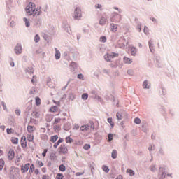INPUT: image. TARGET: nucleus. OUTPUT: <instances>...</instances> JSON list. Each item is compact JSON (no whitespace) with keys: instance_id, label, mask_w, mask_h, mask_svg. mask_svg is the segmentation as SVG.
Segmentation results:
<instances>
[{"instance_id":"33","label":"nucleus","mask_w":179,"mask_h":179,"mask_svg":"<svg viewBox=\"0 0 179 179\" xmlns=\"http://www.w3.org/2000/svg\"><path fill=\"white\" fill-rule=\"evenodd\" d=\"M127 173H129L130 176H134V171L132 169H128L127 170Z\"/></svg>"},{"instance_id":"23","label":"nucleus","mask_w":179,"mask_h":179,"mask_svg":"<svg viewBox=\"0 0 179 179\" xmlns=\"http://www.w3.org/2000/svg\"><path fill=\"white\" fill-rule=\"evenodd\" d=\"M58 110V108L57 106H52V108H50L49 111L52 113H55V112H57Z\"/></svg>"},{"instance_id":"24","label":"nucleus","mask_w":179,"mask_h":179,"mask_svg":"<svg viewBox=\"0 0 179 179\" xmlns=\"http://www.w3.org/2000/svg\"><path fill=\"white\" fill-rule=\"evenodd\" d=\"M112 157L113 159L117 157V151L115 149H114L112 152Z\"/></svg>"},{"instance_id":"6","label":"nucleus","mask_w":179,"mask_h":179,"mask_svg":"<svg viewBox=\"0 0 179 179\" xmlns=\"http://www.w3.org/2000/svg\"><path fill=\"white\" fill-rule=\"evenodd\" d=\"M29 168H30V164H22V166H21V173H27Z\"/></svg>"},{"instance_id":"53","label":"nucleus","mask_w":179,"mask_h":179,"mask_svg":"<svg viewBox=\"0 0 179 179\" xmlns=\"http://www.w3.org/2000/svg\"><path fill=\"white\" fill-rule=\"evenodd\" d=\"M80 129V126L78 125V124H76L74 125L73 129Z\"/></svg>"},{"instance_id":"11","label":"nucleus","mask_w":179,"mask_h":179,"mask_svg":"<svg viewBox=\"0 0 179 179\" xmlns=\"http://www.w3.org/2000/svg\"><path fill=\"white\" fill-rule=\"evenodd\" d=\"M36 131V127L34 126L28 125L27 126V131L29 134H34Z\"/></svg>"},{"instance_id":"63","label":"nucleus","mask_w":179,"mask_h":179,"mask_svg":"<svg viewBox=\"0 0 179 179\" xmlns=\"http://www.w3.org/2000/svg\"><path fill=\"white\" fill-rule=\"evenodd\" d=\"M152 148H153V146L151 145V146L149 147L148 150H149L150 151H152Z\"/></svg>"},{"instance_id":"2","label":"nucleus","mask_w":179,"mask_h":179,"mask_svg":"<svg viewBox=\"0 0 179 179\" xmlns=\"http://www.w3.org/2000/svg\"><path fill=\"white\" fill-rule=\"evenodd\" d=\"M121 20L122 16L121 15L117 14V13H114L110 18L111 22L114 23H120V22H121Z\"/></svg>"},{"instance_id":"18","label":"nucleus","mask_w":179,"mask_h":179,"mask_svg":"<svg viewBox=\"0 0 179 179\" xmlns=\"http://www.w3.org/2000/svg\"><path fill=\"white\" fill-rule=\"evenodd\" d=\"M58 138H59L58 135L52 136L50 138V142L55 143V142H57Z\"/></svg>"},{"instance_id":"7","label":"nucleus","mask_w":179,"mask_h":179,"mask_svg":"<svg viewBox=\"0 0 179 179\" xmlns=\"http://www.w3.org/2000/svg\"><path fill=\"white\" fill-rule=\"evenodd\" d=\"M20 143L22 148H26L27 147L26 136H22V137H21Z\"/></svg>"},{"instance_id":"20","label":"nucleus","mask_w":179,"mask_h":179,"mask_svg":"<svg viewBox=\"0 0 179 179\" xmlns=\"http://www.w3.org/2000/svg\"><path fill=\"white\" fill-rule=\"evenodd\" d=\"M143 87L144 89H150V85H149V83L147 80L143 83Z\"/></svg>"},{"instance_id":"55","label":"nucleus","mask_w":179,"mask_h":179,"mask_svg":"<svg viewBox=\"0 0 179 179\" xmlns=\"http://www.w3.org/2000/svg\"><path fill=\"white\" fill-rule=\"evenodd\" d=\"M150 170H151L152 171H155V170H156V166H150Z\"/></svg>"},{"instance_id":"17","label":"nucleus","mask_w":179,"mask_h":179,"mask_svg":"<svg viewBox=\"0 0 179 179\" xmlns=\"http://www.w3.org/2000/svg\"><path fill=\"white\" fill-rule=\"evenodd\" d=\"M55 58L57 59H60V57H61L60 51L58 50V49H57V48H55Z\"/></svg>"},{"instance_id":"15","label":"nucleus","mask_w":179,"mask_h":179,"mask_svg":"<svg viewBox=\"0 0 179 179\" xmlns=\"http://www.w3.org/2000/svg\"><path fill=\"white\" fill-rule=\"evenodd\" d=\"M28 142H34V134L29 133L27 136Z\"/></svg>"},{"instance_id":"32","label":"nucleus","mask_w":179,"mask_h":179,"mask_svg":"<svg viewBox=\"0 0 179 179\" xmlns=\"http://www.w3.org/2000/svg\"><path fill=\"white\" fill-rule=\"evenodd\" d=\"M4 164H5L4 160L0 159V170L3 169V168L4 167Z\"/></svg>"},{"instance_id":"57","label":"nucleus","mask_w":179,"mask_h":179,"mask_svg":"<svg viewBox=\"0 0 179 179\" xmlns=\"http://www.w3.org/2000/svg\"><path fill=\"white\" fill-rule=\"evenodd\" d=\"M34 173H35V175H38L40 173V171L38 169H35Z\"/></svg>"},{"instance_id":"35","label":"nucleus","mask_w":179,"mask_h":179,"mask_svg":"<svg viewBox=\"0 0 179 179\" xmlns=\"http://www.w3.org/2000/svg\"><path fill=\"white\" fill-rule=\"evenodd\" d=\"M59 169L61 171H65V170L66 169V166H64V164H60Z\"/></svg>"},{"instance_id":"49","label":"nucleus","mask_w":179,"mask_h":179,"mask_svg":"<svg viewBox=\"0 0 179 179\" xmlns=\"http://www.w3.org/2000/svg\"><path fill=\"white\" fill-rule=\"evenodd\" d=\"M47 152H48V149H44V150L42 153L43 157H45Z\"/></svg>"},{"instance_id":"61","label":"nucleus","mask_w":179,"mask_h":179,"mask_svg":"<svg viewBox=\"0 0 179 179\" xmlns=\"http://www.w3.org/2000/svg\"><path fill=\"white\" fill-rule=\"evenodd\" d=\"M46 171H47V168H45V167L42 168L43 173H46Z\"/></svg>"},{"instance_id":"29","label":"nucleus","mask_w":179,"mask_h":179,"mask_svg":"<svg viewBox=\"0 0 179 179\" xmlns=\"http://www.w3.org/2000/svg\"><path fill=\"white\" fill-rule=\"evenodd\" d=\"M24 22H25V25L27 27H29L30 26V22L29 20H27V18L24 17Z\"/></svg>"},{"instance_id":"39","label":"nucleus","mask_w":179,"mask_h":179,"mask_svg":"<svg viewBox=\"0 0 179 179\" xmlns=\"http://www.w3.org/2000/svg\"><path fill=\"white\" fill-rule=\"evenodd\" d=\"M40 39H41L40 36H38V35H36V36H35V37H34V41H35L36 43H38V41H40Z\"/></svg>"},{"instance_id":"13","label":"nucleus","mask_w":179,"mask_h":179,"mask_svg":"<svg viewBox=\"0 0 179 179\" xmlns=\"http://www.w3.org/2000/svg\"><path fill=\"white\" fill-rule=\"evenodd\" d=\"M108 22L106 17H101L99 21L100 25H106V24Z\"/></svg>"},{"instance_id":"10","label":"nucleus","mask_w":179,"mask_h":179,"mask_svg":"<svg viewBox=\"0 0 179 179\" xmlns=\"http://www.w3.org/2000/svg\"><path fill=\"white\" fill-rule=\"evenodd\" d=\"M15 51L16 54H22V45L17 43L16 47L15 48Z\"/></svg>"},{"instance_id":"12","label":"nucleus","mask_w":179,"mask_h":179,"mask_svg":"<svg viewBox=\"0 0 179 179\" xmlns=\"http://www.w3.org/2000/svg\"><path fill=\"white\" fill-rule=\"evenodd\" d=\"M110 30L113 33H116V31L118 30L117 24H110Z\"/></svg>"},{"instance_id":"9","label":"nucleus","mask_w":179,"mask_h":179,"mask_svg":"<svg viewBox=\"0 0 179 179\" xmlns=\"http://www.w3.org/2000/svg\"><path fill=\"white\" fill-rule=\"evenodd\" d=\"M129 50L131 52V56H136V53L138 52L136 48L134 47V45H131V47H129Z\"/></svg>"},{"instance_id":"21","label":"nucleus","mask_w":179,"mask_h":179,"mask_svg":"<svg viewBox=\"0 0 179 179\" xmlns=\"http://www.w3.org/2000/svg\"><path fill=\"white\" fill-rule=\"evenodd\" d=\"M159 170H161V171L162 172L159 178H161V179L165 178V177H166L165 169L164 168H159Z\"/></svg>"},{"instance_id":"64","label":"nucleus","mask_w":179,"mask_h":179,"mask_svg":"<svg viewBox=\"0 0 179 179\" xmlns=\"http://www.w3.org/2000/svg\"><path fill=\"white\" fill-rule=\"evenodd\" d=\"M1 129H2V130L4 131V129H6V126L4 125L1 126Z\"/></svg>"},{"instance_id":"30","label":"nucleus","mask_w":179,"mask_h":179,"mask_svg":"<svg viewBox=\"0 0 179 179\" xmlns=\"http://www.w3.org/2000/svg\"><path fill=\"white\" fill-rule=\"evenodd\" d=\"M61 121H62V118H59V117L55 118L54 124L57 125V124L59 123Z\"/></svg>"},{"instance_id":"47","label":"nucleus","mask_w":179,"mask_h":179,"mask_svg":"<svg viewBox=\"0 0 179 179\" xmlns=\"http://www.w3.org/2000/svg\"><path fill=\"white\" fill-rule=\"evenodd\" d=\"M90 127H91L92 129L94 130L95 125L94 123H93V122H91V123H90Z\"/></svg>"},{"instance_id":"52","label":"nucleus","mask_w":179,"mask_h":179,"mask_svg":"<svg viewBox=\"0 0 179 179\" xmlns=\"http://www.w3.org/2000/svg\"><path fill=\"white\" fill-rule=\"evenodd\" d=\"M144 33H145V34H148L149 33V29H148V27H145V28H144Z\"/></svg>"},{"instance_id":"26","label":"nucleus","mask_w":179,"mask_h":179,"mask_svg":"<svg viewBox=\"0 0 179 179\" xmlns=\"http://www.w3.org/2000/svg\"><path fill=\"white\" fill-rule=\"evenodd\" d=\"M149 48L150 49V51L152 52H154V49H153V43H152V40H150V41H149Z\"/></svg>"},{"instance_id":"19","label":"nucleus","mask_w":179,"mask_h":179,"mask_svg":"<svg viewBox=\"0 0 179 179\" xmlns=\"http://www.w3.org/2000/svg\"><path fill=\"white\" fill-rule=\"evenodd\" d=\"M62 142H64V139L59 138V141H57V143H55V144H54V146H53L54 148H57L59 145L61 144Z\"/></svg>"},{"instance_id":"27","label":"nucleus","mask_w":179,"mask_h":179,"mask_svg":"<svg viewBox=\"0 0 179 179\" xmlns=\"http://www.w3.org/2000/svg\"><path fill=\"white\" fill-rule=\"evenodd\" d=\"M41 101L40 97H36V105L37 106H41Z\"/></svg>"},{"instance_id":"8","label":"nucleus","mask_w":179,"mask_h":179,"mask_svg":"<svg viewBox=\"0 0 179 179\" xmlns=\"http://www.w3.org/2000/svg\"><path fill=\"white\" fill-rule=\"evenodd\" d=\"M8 157L9 160H13L15 157V152L13 149H10L8 152Z\"/></svg>"},{"instance_id":"3","label":"nucleus","mask_w":179,"mask_h":179,"mask_svg":"<svg viewBox=\"0 0 179 179\" xmlns=\"http://www.w3.org/2000/svg\"><path fill=\"white\" fill-rule=\"evenodd\" d=\"M57 151L59 155H62V154L65 155V154H68L69 149L66 145L63 144V145H60V146L57 149Z\"/></svg>"},{"instance_id":"42","label":"nucleus","mask_w":179,"mask_h":179,"mask_svg":"<svg viewBox=\"0 0 179 179\" xmlns=\"http://www.w3.org/2000/svg\"><path fill=\"white\" fill-rule=\"evenodd\" d=\"M90 144H85L84 146H83V149L84 150H90Z\"/></svg>"},{"instance_id":"1","label":"nucleus","mask_w":179,"mask_h":179,"mask_svg":"<svg viewBox=\"0 0 179 179\" xmlns=\"http://www.w3.org/2000/svg\"><path fill=\"white\" fill-rule=\"evenodd\" d=\"M25 11L27 14L31 15H40L41 11H39L38 9H36V4L34 3H32V1H30L29 4L25 8Z\"/></svg>"},{"instance_id":"44","label":"nucleus","mask_w":179,"mask_h":179,"mask_svg":"<svg viewBox=\"0 0 179 179\" xmlns=\"http://www.w3.org/2000/svg\"><path fill=\"white\" fill-rule=\"evenodd\" d=\"M108 139H109V142H111V141H113V134H109V135L108 136Z\"/></svg>"},{"instance_id":"4","label":"nucleus","mask_w":179,"mask_h":179,"mask_svg":"<svg viewBox=\"0 0 179 179\" xmlns=\"http://www.w3.org/2000/svg\"><path fill=\"white\" fill-rule=\"evenodd\" d=\"M119 56V53H116V52H112L110 55V53H106L104 56V59L105 60H106V62H111V59L113 58H115L116 57Z\"/></svg>"},{"instance_id":"51","label":"nucleus","mask_w":179,"mask_h":179,"mask_svg":"<svg viewBox=\"0 0 179 179\" xmlns=\"http://www.w3.org/2000/svg\"><path fill=\"white\" fill-rule=\"evenodd\" d=\"M83 78H84L83 74L80 73V74L78 75V79L83 80Z\"/></svg>"},{"instance_id":"62","label":"nucleus","mask_w":179,"mask_h":179,"mask_svg":"<svg viewBox=\"0 0 179 179\" xmlns=\"http://www.w3.org/2000/svg\"><path fill=\"white\" fill-rule=\"evenodd\" d=\"M116 179H122V176L119 175Z\"/></svg>"},{"instance_id":"41","label":"nucleus","mask_w":179,"mask_h":179,"mask_svg":"<svg viewBox=\"0 0 179 179\" xmlns=\"http://www.w3.org/2000/svg\"><path fill=\"white\" fill-rule=\"evenodd\" d=\"M63 178H64V175H62V173H57V179H63Z\"/></svg>"},{"instance_id":"25","label":"nucleus","mask_w":179,"mask_h":179,"mask_svg":"<svg viewBox=\"0 0 179 179\" xmlns=\"http://www.w3.org/2000/svg\"><path fill=\"white\" fill-rule=\"evenodd\" d=\"M102 169L103 170V171H105V173H109V171H110L108 166H106V165H103L102 166Z\"/></svg>"},{"instance_id":"43","label":"nucleus","mask_w":179,"mask_h":179,"mask_svg":"<svg viewBox=\"0 0 179 179\" xmlns=\"http://www.w3.org/2000/svg\"><path fill=\"white\" fill-rule=\"evenodd\" d=\"M62 129L60 125H55L54 126V129H56L57 131H60V129Z\"/></svg>"},{"instance_id":"14","label":"nucleus","mask_w":179,"mask_h":179,"mask_svg":"<svg viewBox=\"0 0 179 179\" xmlns=\"http://www.w3.org/2000/svg\"><path fill=\"white\" fill-rule=\"evenodd\" d=\"M123 62H124V64H132L133 59L131 58H128V57H124Z\"/></svg>"},{"instance_id":"40","label":"nucleus","mask_w":179,"mask_h":179,"mask_svg":"<svg viewBox=\"0 0 179 179\" xmlns=\"http://www.w3.org/2000/svg\"><path fill=\"white\" fill-rule=\"evenodd\" d=\"M82 99H83V100H87V99H88L87 93H83V94H82Z\"/></svg>"},{"instance_id":"37","label":"nucleus","mask_w":179,"mask_h":179,"mask_svg":"<svg viewBox=\"0 0 179 179\" xmlns=\"http://www.w3.org/2000/svg\"><path fill=\"white\" fill-rule=\"evenodd\" d=\"M6 132H7V134H13L14 132V131H13V128H7Z\"/></svg>"},{"instance_id":"48","label":"nucleus","mask_w":179,"mask_h":179,"mask_svg":"<svg viewBox=\"0 0 179 179\" xmlns=\"http://www.w3.org/2000/svg\"><path fill=\"white\" fill-rule=\"evenodd\" d=\"M100 41H102L103 43H106V37L102 36L100 38Z\"/></svg>"},{"instance_id":"5","label":"nucleus","mask_w":179,"mask_h":179,"mask_svg":"<svg viewBox=\"0 0 179 179\" xmlns=\"http://www.w3.org/2000/svg\"><path fill=\"white\" fill-rule=\"evenodd\" d=\"M73 17L75 20H80L82 17V11L79 7H76L74 11Z\"/></svg>"},{"instance_id":"60","label":"nucleus","mask_w":179,"mask_h":179,"mask_svg":"<svg viewBox=\"0 0 179 179\" xmlns=\"http://www.w3.org/2000/svg\"><path fill=\"white\" fill-rule=\"evenodd\" d=\"M95 7H96V8H99L100 9V8H101L102 6H101V4H97V5L95 6Z\"/></svg>"},{"instance_id":"50","label":"nucleus","mask_w":179,"mask_h":179,"mask_svg":"<svg viewBox=\"0 0 179 179\" xmlns=\"http://www.w3.org/2000/svg\"><path fill=\"white\" fill-rule=\"evenodd\" d=\"M42 179H50V177L48 175H43Z\"/></svg>"},{"instance_id":"31","label":"nucleus","mask_w":179,"mask_h":179,"mask_svg":"<svg viewBox=\"0 0 179 179\" xmlns=\"http://www.w3.org/2000/svg\"><path fill=\"white\" fill-rule=\"evenodd\" d=\"M72 142H73V139L71 138V137H70V136H69L68 137H66V143H71Z\"/></svg>"},{"instance_id":"46","label":"nucleus","mask_w":179,"mask_h":179,"mask_svg":"<svg viewBox=\"0 0 179 179\" xmlns=\"http://www.w3.org/2000/svg\"><path fill=\"white\" fill-rule=\"evenodd\" d=\"M32 83L34 85L37 82L36 76H33V78L31 80Z\"/></svg>"},{"instance_id":"16","label":"nucleus","mask_w":179,"mask_h":179,"mask_svg":"<svg viewBox=\"0 0 179 179\" xmlns=\"http://www.w3.org/2000/svg\"><path fill=\"white\" fill-rule=\"evenodd\" d=\"M90 129V125H83L80 127L81 131H87Z\"/></svg>"},{"instance_id":"38","label":"nucleus","mask_w":179,"mask_h":179,"mask_svg":"<svg viewBox=\"0 0 179 179\" xmlns=\"http://www.w3.org/2000/svg\"><path fill=\"white\" fill-rule=\"evenodd\" d=\"M134 123H136V124H141V118L136 117L135 120H134Z\"/></svg>"},{"instance_id":"59","label":"nucleus","mask_w":179,"mask_h":179,"mask_svg":"<svg viewBox=\"0 0 179 179\" xmlns=\"http://www.w3.org/2000/svg\"><path fill=\"white\" fill-rule=\"evenodd\" d=\"M83 173L84 172H76V176H82Z\"/></svg>"},{"instance_id":"54","label":"nucleus","mask_w":179,"mask_h":179,"mask_svg":"<svg viewBox=\"0 0 179 179\" xmlns=\"http://www.w3.org/2000/svg\"><path fill=\"white\" fill-rule=\"evenodd\" d=\"M1 105L3 106V108H4V110H7L6 103L1 102Z\"/></svg>"},{"instance_id":"22","label":"nucleus","mask_w":179,"mask_h":179,"mask_svg":"<svg viewBox=\"0 0 179 179\" xmlns=\"http://www.w3.org/2000/svg\"><path fill=\"white\" fill-rule=\"evenodd\" d=\"M11 142L13 143V144H18L19 139L17 137H12Z\"/></svg>"},{"instance_id":"45","label":"nucleus","mask_w":179,"mask_h":179,"mask_svg":"<svg viewBox=\"0 0 179 179\" xmlns=\"http://www.w3.org/2000/svg\"><path fill=\"white\" fill-rule=\"evenodd\" d=\"M117 120H122V115L120 114V113H117Z\"/></svg>"},{"instance_id":"28","label":"nucleus","mask_w":179,"mask_h":179,"mask_svg":"<svg viewBox=\"0 0 179 179\" xmlns=\"http://www.w3.org/2000/svg\"><path fill=\"white\" fill-rule=\"evenodd\" d=\"M108 123H110V124L111 125V127L113 128L115 124H114L113 122V118H112V117L108 118Z\"/></svg>"},{"instance_id":"34","label":"nucleus","mask_w":179,"mask_h":179,"mask_svg":"<svg viewBox=\"0 0 179 179\" xmlns=\"http://www.w3.org/2000/svg\"><path fill=\"white\" fill-rule=\"evenodd\" d=\"M36 164L38 165V167H43L44 166L43 162H41V160H37Z\"/></svg>"},{"instance_id":"56","label":"nucleus","mask_w":179,"mask_h":179,"mask_svg":"<svg viewBox=\"0 0 179 179\" xmlns=\"http://www.w3.org/2000/svg\"><path fill=\"white\" fill-rule=\"evenodd\" d=\"M15 114H16L17 115H20V114H21L20 110H15Z\"/></svg>"},{"instance_id":"36","label":"nucleus","mask_w":179,"mask_h":179,"mask_svg":"<svg viewBox=\"0 0 179 179\" xmlns=\"http://www.w3.org/2000/svg\"><path fill=\"white\" fill-rule=\"evenodd\" d=\"M34 169H35L34 164H31V166L29 164V171H31V173H34Z\"/></svg>"},{"instance_id":"58","label":"nucleus","mask_w":179,"mask_h":179,"mask_svg":"<svg viewBox=\"0 0 179 179\" xmlns=\"http://www.w3.org/2000/svg\"><path fill=\"white\" fill-rule=\"evenodd\" d=\"M53 102L55 103V104H57V106H60V101H53Z\"/></svg>"}]
</instances>
